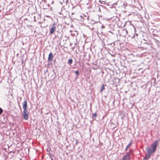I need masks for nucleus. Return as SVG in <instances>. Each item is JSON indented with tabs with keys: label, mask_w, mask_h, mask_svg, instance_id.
<instances>
[{
	"label": "nucleus",
	"mask_w": 160,
	"mask_h": 160,
	"mask_svg": "<svg viewBox=\"0 0 160 160\" xmlns=\"http://www.w3.org/2000/svg\"><path fill=\"white\" fill-rule=\"evenodd\" d=\"M22 108L23 110H27V102L26 100L24 101L23 102Z\"/></svg>",
	"instance_id": "obj_7"
},
{
	"label": "nucleus",
	"mask_w": 160,
	"mask_h": 160,
	"mask_svg": "<svg viewBox=\"0 0 160 160\" xmlns=\"http://www.w3.org/2000/svg\"><path fill=\"white\" fill-rule=\"evenodd\" d=\"M104 89H105V88H104V84H103L102 85V86H101L100 91V92H102Z\"/></svg>",
	"instance_id": "obj_11"
},
{
	"label": "nucleus",
	"mask_w": 160,
	"mask_h": 160,
	"mask_svg": "<svg viewBox=\"0 0 160 160\" xmlns=\"http://www.w3.org/2000/svg\"><path fill=\"white\" fill-rule=\"evenodd\" d=\"M27 110H23L22 114L23 118L25 120H27L28 119V114L27 112Z\"/></svg>",
	"instance_id": "obj_5"
},
{
	"label": "nucleus",
	"mask_w": 160,
	"mask_h": 160,
	"mask_svg": "<svg viewBox=\"0 0 160 160\" xmlns=\"http://www.w3.org/2000/svg\"><path fill=\"white\" fill-rule=\"evenodd\" d=\"M97 115V114L96 113H95L93 114V117H95V118L96 117Z\"/></svg>",
	"instance_id": "obj_14"
},
{
	"label": "nucleus",
	"mask_w": 160,
	"mask_h": 160,
	"mask_svg": "<svg viewBox=\"0 0 160 160\" xmlns=\"http://www.w3.org/2000/svg\"><path fill=\"white\" fill-rule=\"evenodd\" d=\"M132 150H130L127 154L122 156V160H131L130 159L131 155L132 153Z\"/></svg>",
	"instance_id": "obj_2"
},
{
	"label": "nucleus",
	"mask_w": 160,
	"mask_h": 160,
	"mask_svg": "<svg viewBox=\"0 0 160 160\" xmlns=\"http://www.w3.org/2000/svg\"><path fill=\"white\" fill-rule=\"evenodd\" d=\"M99 2L100 3H101V4H103V3L105 4L106 3V2L105 1H102L101 0H99Z\"/></svg>",
	"instance_id": "obj_12"
},
{
	"label": "nucleus",
	"mask_w": 160,
	"mask_h": 160,
	"mask_svg": "<svg viewBox=\"0 0 160 160\" xmlns=\"http://www.w3.org/2000/svg\"><path fill=\"white\" fill-rule=\"evenodd\" d=\"M53 58V57L52 53L51 52H50L48 55V61L52 62Z\"/></svg>",
	"instance_id": "obj_8"
},
{
	"label": "nucleus",
	"mask_w": 160,
	"mask_h": 160,
	"mask_svg": "<svg viewBox=\"0 0 160 160\" xmlns=\"http://www.w3.org/2000/svg\"><path fill=\"white\" fill-rule=\"evenodd\" d=\"M101 28H105V26H104L103 25H102Z\"/></svg>",
	"instance_id": "obj_16"
},
{
	"label": "nucleus",
	"mask_w": 160,
	"mask_h": 160,
	"mask_svg": "<svg viewBox=\"0 0 160 160\" xmlns=\"http://www.w3.org/2000/svg\"><path fill=\"white\" fill-rule=\"evenodd\" d=\"M134 37V35L133 37H132V39Z\"/></svg>",
	"instance_id": "obj_17"
},
{
	"label": "nucleus",
	"mask_w": 160,
	"mask_h": 160,
	"mask_svg": "<svg viewBox=\"0 0 160 160\" xmlns=\"http://www.w3.org/2000/svg\"><path fill=\"white\" fill-rule=\"evenodd\" d=\"M72 14H74V13H72Z\"/></svg>",
	"instance_id": "obj_18"
},
{
	"label": "nucleus",
	"mask_w": 160,
	"mask_h": 160,
	"mask_svg": "<svg viewBox=\"0 0 160 160\" xmlns=\"http://www.w3.org/2000/svg\"><path fill=\"white\" fill-rule=\"evenodd\" d=\"M73 62V60L72 59H69L68 61V63L69 64H71Z\"/></svg>",
	"instance_id": "obj_10"
},
{
	"label": "nucleus",
	"mask_w": 160,
	"mask_h": 160,
	"mask_svg": "<svg viewBox=\"0 0 160 160\" xmlns=\"http://www.w3.org/2000/svg\"><path fill=\"white\" fill-rule=\"evenodd\" d=\"M146 150L148 153V154H147L144 157L143 160H147L150 158L151 155L153 153L151 151V148L149 147H148L146 148Z\"/></svg>",
	"instance_id": "obj_1"
},
{
	"label": "nucleus",
	"mask_w": 160,
	"mask_h": 160,
	"mask_svg": "<svg viewBox=\"0 0 160 160\" xmlns=\"http://www.w3.org/2000/svg\"><path fill=\"white\" fill-rule=\"evenodd\" d=\"M3 110L2 108H0V114H1Z\"/></svg>",
	"instance_id": "obj_15"
},
{
	"label": "nucleus",
	"mask_w": 160,
	"mask_h": 160,
	"mask_svg": "<svg viewBox=\"0 0 160 160\" xmlns=\"http://www.w3.org/2000/svg\"><path fill=\"white\" fill-rule=\"evenodd\" d=\"M56 27L55 26V23H53L51 25V27L50 29V33L51 34H53L54 31L56 30Z\"/></svg>",
	"instance_id": "obj_6"
},
{
	"label": "nucleus",
	"mask_w": 160,
	"mask_h": 160,
	"mask_svg": "<svg viewBox=\"0 0 160 160\" xmlns=\"http://www.w3.org/2000/svg\"><path fill=\"white\" fill-rule=\"evenodd\" d=\"M74 72L76 74V75H78L79 73V72L78 70L75 71Z\"/></svg>",
	"instance_id": "obj_13"
},
{
	"label": "nucleus",
	"mask_w": 160,
	"mask_h": 160,
	"mask_svg": "<svg viewBox=\"0 0 160 160\" xmlns=\"http://www.w3.org/2000/svg\"><path fill=\"white\" fill-rule=\"evenodd\" d=\"M132 143V141H131L128 144L127 146L126 147V148L125 149V151H126L128 150L129 147L131 145Z\"/></svg>",
	"instance_id": "obj_9"
},
{
	"label": "nucleus",
	"mask_w": 160,
	"mask_h": 160,
	"mask_svg": "<svg viewBox=\"0 0 160 160\" xmlns=\"http://www.w3.org/2000/svg\"><path fill=\"white\" fill-rule=\"evenodd\" d=\"M119 32L120 35L123 37H125L128 33V31L126 28H123Z\"/></svg>",
	"instance_id": "obj_4"
},
{
	"label": "nucleus",
	"mask_w": 160,
	"mask_h": 160,
	"mask_svg": "<svg viewBox=\"0 0 160 160\" xmlns=\"http://www.w3.org/2000/svg\"><path fill=\"white\" fill-rule=\"evenodd\" d=\"M20 160H22V159H20Z\"/></svg>",
	"instance_id": "obj_19"
},
{
	"label": "nucleus",
	"mask_w": 160,
	"mask_h": 160,
	"mask_svg": "<svg viewBox=\"0 0 160 160\" xmlns=\"http://www.w3.org/2000/svg\"><path fill=\"white\" fill-rule=\"evenodd\" d=\"M159 141L157 140H155L151 146V148H152V150H151V152L153 153L156 150L158 145V143L159 142Z\"/></svg>",
	"instance_id": "obj_3"
}]
</instances>
